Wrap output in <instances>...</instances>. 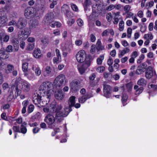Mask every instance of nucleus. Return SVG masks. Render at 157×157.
I'll return each instance as SVG.
<instances>
[{"mask_svg": "<svg viewBox=\"0 0 157 157\" xmlns=\"http://www.w3.org/2000/svg\"><path fill=\"white\" fill-rule=\"evenodd\" d=\"M62 107L61 104L56 103L52 104L51 105L50 112L51 113H56L55 118L56 120L59 122H61L64 117L67 116L71 111L68 108H65L60 111Z\"/></svg>", "mask_w": 157, "mask_h": 157, "instance_id": "nucleus-1", "label": "nucleus"}, {"mask_svg": "<svg viewBox=\"0 0 157 157\" xmlns=\"http://www.w3.org/2000/svg\"><path fill=\"white\" fill-rule=\"evenodd\" d=\"M52 87V84L49 81L43 82L40 87V90L44 91V97L47 98L48 101H49L50 97L53 94Z\"/></svg>", "mask_w": 157, "mask_h": 157, "instance_id": "nucleus-2", "label": "nucleus"}, {"mask_svg": "<svg viewBox=\"0 0 157 157\" xmlns=\"http://www.w3.org/2000/svg\"><path fill=\"white\" fill-rule=\"evenodd\" d=\"M66 82L65 76L63 74L58 75L53 82L54 85L56 87H61L64 85Z\"/></svg>", "mask_w": 157, "mask_h": 157, "instance_id": "nucleus-3", "label": "nucleus"}, {"mask_svg": "<svg viewBox=\"0 0 157 157\" xmlns=\"http://www.w3.org/2000/svg\"><path fill=\"white\" fill-rule=\"evenodd\" d=\"M91 62V59L87 58L83 63L81 66H78V69L81 75L83 74L90 66Z\"/></svg>", "mask_w": 157, "mask_h": 157, "instance_id": "nucleus-4", "label": "nucleus"}, {"mask_svg": "<svg viewBox=\"0 0 157 157\" xmlns=\"http://www.w3.org/2000/svg\"><path fill=\"white\" fill-rule=\"evenodd\" d=\"M76 58L77 61L80 63L85 62L87 58H90L89 56L86 57V52L83 50L79 51L76 54Z\"/></svg>", "mask_w": 157, "mask_h": 157, "instance_id": "nucleus-5", "label": "nucleus"}, {"mask_svg": "<svg viewBox=\"0 0 157 157\" xmlns=\"http://www.w3.org/2000/svg\"><path fill=\"white\" fill-rule=\"evenodd\" d=\"M39 13L36 12V10L32 7L26 8L25 11L24 15L26 17H33L35 16H39Z\"/></svg>", "mask_w": 157, "mask_h": 157, "instance_id": "nucleus-6", "label": "nucleus"}, {"mask_svg": "<svg viewBox=\"0 0 157 157\" xmlns=\"http://www.w3.org/2000/svg\"><path fill=\"white\" fill-rule=\"evenodd\" d=\"M41 97L37 94H35L34 96L33 97V101L35 105L39 106V105L41 106H45L47 104V101L44 102L42 101H41Z\"/></svg>", "mask_w": 157, "mask_h": 157, "instance_id": "nucleus-7", "label": "nucleus"}, {"mask_svg": "<svg viewBox=\"0 0 157 157\" xmlns=\"http://www.w3.org/2000/svg\"><path fill=\"white\" fill-rule=\"evenodd\" d=\"M31 33V30L28 28H26L22 29L18 34L19 37L22 40H25L29 35Z\"/></svg>", "mask_w": 157, "mask_h": 157, "instance_id": "nucleus-8", "label": "nucleus"}, {"mask_svg": "<svg viewBox=\"0 0 157 157\" xmlns=\"http://www.w3.org/2000/svg\"><path fill=\"white\" fill-rule=\"evenodd\" d=\"M19 81L20 83L21 84V85H20V88L25 92H28L30 89V83L25 80H22Z\"/></svg>", "mask_w": 157, "mask_h": 157, "instance_id": "nucleus-9", "label": "nucleus"}, {"mask_svg": "<svg viewBox=\"0 0 157 157\" xmlns=\"http://www.w3.org/2000/svg\"><path fill=\"white\" fill-rule=\"evenodd\" d=\"M55 120L56 119L53 115L49 114L46 116L44 121L48 125L52 127L54 126Z\"/></svg>", "mask_w": 157, "mask_h": 157, "instance_id": "nucleus-10", "label": "nucleus"}, {"mask_svg": "<svg viewBox=\"0 0 157 157\" xmlns=\"http://www.w3.org/2000/svg\"><path fill=\"white\" fill-rule=\"evenodd\" d=\"M111 86L107 84L103 85L104 96L106 98H109L111 97Z\"/></svg>", "mask_w": 157, "mask_h": 157, "instance_id": "nucleus-11", "label": "nucleus"}, {"mask_svg": "<svg viewBox=\"0 0 157 157\" xmlns=\"http://www.w3.org/2000/svg\"><path fill=\"white\" fill-rule=\"evenodd\" d=\"M17 23V28L19 29H22L26 26L27 22L25 19L21 17L19 18Z\"/></svg>", "mask_w": 157, "mask_h": 157, "instance_id": "nucleus-12", "label": "nucleus"}, {"mask_svg": "<svg viewBox=\"0 0 157 157\" xmlns=\"http://www.w3.org/2000/svg\"><path fill=\"white\" fill-rule=\"evenodd\" d=\"M79 82L77 80H74L70 83V87L73 90H77L79 89Z\"/></svg>", "mask_w": 157, "mask_h": 157, "instance_id": "nucleus-13", "label": "nucleus"}, {"mask_svg": "<svg viewBox=\"0 0 157 157\" xmlns=\"http://www.w3.org/2000/svg\"><path fill=\"white\" fill-rule=\"evenodd\" d=\"M55 98L59 100H62L64 97V94L62 90H58L56 92L55 94Z\"/></svg>", "mask_w": 157, "mask_h": 157, "instance_id": "nucleus-14", "label": "nucleus"}, {"mask_svg": "<svg viewBox=\"0 0 157 157\" xmlns=\"http://www.w3.org/2000/svg\"><path fill=\"white\" fill-rule=\"evenodd\" d=\"M92 93H90L87 94L82 96L79 98V101L81 103H84L87 99L93 97Z\"/></svg>", "mask_w": 157, "mask_h": 157, "instance_id": "nucleus-15", "label": "nucleus"}, {"mask_svg": "<svg viewBox=\"0 0 157 157\" xmlns=\"http://www.w3.org/2000/svg\"><path fill=\"white\" fill-rule=\"evenodd\" d=\"M153 76L152 68L151 67H148L145 72V76L147 79L151 78Z\"/></svg>", "mask_w": 157, "mask_h": 157, "instance_id": "nucleus-16", "label": "nucleus"}, {"mask_svg": "<svg viewBox=\"0 0 157 157\" xmlns=\"http://www.w3.org/2000/svg\"><path fill=\"white\" fill-rule=\"evenodd\" d=\"M32 69L34 71L35 73L37 76H40L41 73V70L40 67L37 65H33L32 67Z\"/></svg>", "mask_w": 157, "mask_h": 157, "instance_id": "nucleus-17", "label": "nucleus"}, {"mask_svg": "<svg viewBox=\"0 0 157 157\" xmlns=\"http://www.w3.org/2000/svg\"><path fill=\"white\" fill-rule=\"evenodd\" d=\"M0 56L1 58L5 59L9 57V54L6 52L4 48H2L0 50Z\"/></svg>", "mask_w": 157, "mask_h": 157, "instance_id": "nucleus-18", "label": "nucleus"}, {"mask_svg": "<svg viewBox=\"0 0 157 157\" xmlns=\"http://www.w3.org/2000/svg\"><path fill=\"white\" fill-rule=\"evenodd\" d=\"M24 76L29 80H33L36 79V76L33 73H29L28 71L24 73Z\"/></svg>", "mask_w": 157, "mask_h": 157, "instance_id": "nucleus-19", "label": "nucleus"}, {"mask_svg": "<svg viewBox=\"0 0 157 157\" xmlns=\"http://www.w3.org/2000/svg\"><path fill=\"white\" fill-rule=\"evenodd\" d=\"M4 69H5L6 73L9 74L14 70V67L13 65L8 64L6 66V67Z\"/></svg>", "mask_w": 157, "mask_h": 157, "instance_id": "nucleus-20", "label": "nucleus"}, {"mask_svg": "<svg viewBox=\"0 0 157 157\" xmlns=\"http://www.w3.org/2000/svg\"><path fill=\"white\" fill-rule=\"evenodd\" d=\"M96 49L98 51L105 50L104 46L101 45V40L98 39L96 44Z\"/></svg>", "mask_w": 157, "mask_h": 157, "instance_id": "nucleus-21", "label": "nucleus"}, {"mask_svg": "<svg viewBox=\"0 0 157 157\" xmlns=\"http://www.w3.org/2000/svg\"><path fill=\"white\" fill-rule=\"evenodd\" d=\"M75 97L74 96H71V97L69 98V99L68 101V104L69 105V108H68V109H70L71 111V107L72 106H74L75 105Z\"/></svg>", "mask_w": 157, "mask_h": 157, "instance_id": "nucleus-22", "label": "nucleus"}, {"mask_svg": "<svg viewBox=\"0 0 157 157\" xmlns=\"http://www.w3.org/2000/svg\"><path fill=\"white\" fill-rule=\"evenodd\" d=\"M52 70V68L50 66H47L45 68L44 76L45 77L50 76Z\"/></svg>", "mask_w": 157, "mask_h": 157, "instance_id": "nucleus-23", "label": "nucleus"}, {"mask_svg": "<svg viewBox=\"0 0 157 157\" xmlns=\"http://www.w3.org/2000/svg\"><path fill=\"white\" fill-rule=\"evenodd\" d=\"M28 63L25 62L24 60L22 61V69L24 73L28 71Z\"/></svg>", "mask_w": 157, "mask_h": 157, "instance_id": "nucleus-24", "label": "nucleus"}, {"mask_svg": "<svg viewBox=\"0 0 157 157\" xmlns=\"http://www.w3.org/2000/svg\"><path fill=\"white\" fill-rule=\"evenodd\" d=\"M134 89L135 90L136 95H139L141 94L143 90V87H139V86L137 85H135L134 86Z\"/></svg>", "mask_w": 157, "mask_h": 157, "instance_id": "nucleus-25", "label": "nucleus"}, {"mask_svg": "<svg viewBox=\"0 0 157 157\" xmlns=\"http://www.w3.org/2000/svg\"><path fill=\"white\" fill-rule=\"evenodd\" d=\"M49 25L52 28H54L56 26L57 27H60L61 25L60 23L54 21L50 22Z\"/></svg>", "mask_w": 157, "mask_h": 157, "instance_id": "nucleus-26", "label": "nucleus"}, {"mask_svg": "<svg viewBox=\"0 0 157 157\" xmlns=\"http://www.w3.org/2000/svg\"><path fill=\"white\" fill-rule=\"evenodd\" d=\"M8 21V19L6 17H2L0 18V26H3Z\"/></svg>", "mask_w": 157, "mask_h": 157, "instance_id": "nucleus-27", "label": "nucleus"}, {"mask_svg": "<svg viewBox=\"0 0 157 157\" xmlns=\"http://www.w3.org/2000/svg\"><path fill=\"white\" fill-rule=\"evenodd\" d=\"M33 55L36 58H39L41 56V51L40 49L37 48L35 50L33 53Z\"/></svg>", "mask_w": 157, "mask_h": 157, "instance_id": "nucleus-28", "label": "nucleus"}, {"mask_svg": "<svg viewBox=\"0 0 157 157\" xmlns=\"http://www.w3.org/2000/svg\"><path fill=\"white\" fill-rule=\"evenodd\" d=\"M146 83V81L143 78H140L138 80L137 82V84L138 85L143 86H145Z\"/></svg>", "mask_w": 157, "mask_h": 157, "instance_id": "nucleus-29", "label": "nucleus"}, {"mask_svg": "<svg viewBox=\"0 0 157 157\" xmlns=\"http://www.w3.org/2000/svg\"><path fill=\"white\" fill-rule=\"evenodd\" d=\"M69 10H70V8L67 5L65 4L62 6L61 8V12L62 13L65 14Z\"/></svg>", "mask_w": 157, "mask_h": 157, "instance_id": "nucleus-30", "label": "nucleus"}, {"mask_svg": "<svg viewBox=\"0 0 157 157\" xmlns=\"http://www.w3.org/2000/svg\"><path fill=\"white\" fill-rule=\"evenodd\" d=\"M145 71L144 68H142L141 66H139L136 71V74L137 75H140L144 72Z\"/></svg>", "mask_w": 157, "mask_h": 157, "instance_id": "nucleus-31", "label": "nucleus"}, {"mask_svg": "<svg viewBox=\"0 0 157 157\" xmlns=\"http://www.w3.org/2000/svg\"><path fill=\"white\" fill-rule=\"evenodd\" d=\"M38 21L37 20H34L32 21V22L30 27L31 29H34L38 26Z\"/></svg>", "mask_w": 157, "mask_h": 157, "instance_id": "nucleus-32", "label": "nucleus"}, {"mask_svg": "<svg viewBox=\"0 0 157 157\" xmlns=\"http://www.w3.org/2000/svg\"><path fill=\"white\" fill-rule=\"evenodd\" d=\"M54 17L53 14V13H48L46 16L45 18L47 21H49L51 19H53Z\"/></svg>", "mask_w": 157, "mask_h": 157, "instance_id": "nucleus-33", "label": "nucleus"}, {"mask_svg": "<svg viewBox=\"0 0 157 157\" xmlns=\"http://www.w3.org/2000/svg\"><path fill=\"white\" fill-rule=\"evenodd\" d=\"M124 22L123 21H121L119 24V30L121 31H122L124 29Z\"/></svg>", "mask_w": 157, "mask_h": 157, "instance_id": "nucleus-34", "label": "nucleus"}, {"mask_svg": "<svg viewBox=\"0 0 157 157\" xmlns=\"http://www.w3.org/2000/svg\"><path fill=\"white\" fill-rule=\"evenodd\" d=\"M144 38L145 39L152 40L153 38V36L152 34L150 33L145 34L144 36Z\"/></svg>", "mask_w": 157, "mask_h": 157, "instance_id": "nucleus-35", "label": "nucleus"}, {"mask_svg": "<svg viewBox=\"0 0 157 157\" xmlns=\"http://www.w3.org/2000/svg\"><path fill=\"white\" fill-rule=\"evenodd\" d=\"M104 59V56L101 55L98 58L97 60V63L99 65H101L102 62V61Z\"/></svg>", "mask_w": 157, "mask_h": 157, "instance_id": "nucleus-36", "label": "nucleus"}, {"mask_svg": "<svg viewBox=\"0 0 157 157\" xmlns=\"http://www.w3.org/2000/svg\"><path fill=\"white\" fill-rule=\"evenodd\" d=\"M58 0H49L50 2L51 3L50 4V8H53L57 4V1Z\"/></svg>", "mask_w": 157, "mask_h": 157, "instance_id": "nucleus-37", "label": "nucleus"}, {"mask_svg": "<svg viewBox=\"0 0 157 157\" xmlns=\"http://www.w3.org/2000/svg\"><path fill=\"white\" fill-rule=\"evenodd\" d=\"M20 133L23 134H25L26 133L27 129L26 127L24 126L23 124L21 125L20 128Z\"/></svg>", "mask_w": 157, "mask_h": 157, "instance_id": "nucleus-38", "label": "nucleus"}, {"mask_svg": "<svg viewBox=\"0 0 157 157\" xmlns=\"http://www.w3.org/2000/svg\"><path fill=\"white\" fill-rule=\"evenodd\" d=\"M91 0H86L83 4V6L84 7H87L88 6H89L91 4Z\"/></svg>", "mask_w": 157, "mask_h": 157, "instance_id": "nucleus-39", "label": "nucleus"}, {"mask_svg": "<svg viewBox=\"0 0 157 157\" xmlns=\"http://www.w3.org/2000/svg\"><path fill=\"white\" fill-rule=\"evenodd\" d=\"M41 42L43 44L46 45L48 43V40L47 38L43 37L41 38Z\"/></svg>", "mask_w": 157, "mask_h": 157, "instance_id": "nucleus-40", "label": "nucleus"}, {"mask_svg": "<svg viewBox=\"0 0 157 157\" xmlns=\"http://www.w3.org/2000/svg\"><path fill=\"white\" fill-rule=\"evenodd\" d=\"M96 71L99 73H102L105 70V67L104 66L98 67L96 69Z\"/></svg>", "mask_w": 157, "mask_h": 157, "instance_id": "nucleus-41", "label": "nucleus"}, {"mask_svg": "<svg viewBox=\"0 0 157 157\" xmlns=\"http://www.w3.org/2000/svg\"><path fill=\"white\" fill-rule=\"evenodd\" d=\"M71 5L72 10L75 12H78V9L77 6L75 4L73 3H71Z\"/></svg>", "mask_w": 157, "mask_h": 157, "instance_id": "nucleus-42", "label": "nucleus"}, {"mask_svg": "<svg viewBox=\"0 0 157 157\" xmlns=\"http://www.w3.org/2000/svg\"><path fill=\"white\" fill-rule=\"evenodd\" d=\"M126 89L128 91H130L132 89V83L129 82L126 85Z\"/></svg>", "mask_w": 157, "mask_h": 157, "instance_id": "nucleus-43", "label": "nucleus"}, {"mask_svg": "<svg viewBox=\"0 0 157 157\" xmlns=\"http://www.w3.org/2000/svg\"><path fill=\"white\" fill-rule=\"evenodd\" d=\"M97 85V82L95 81H90L89 82V86L90 89L93 88Z\"/></svg>", "mask_w": 157, "mask_h": 157, "instance_id": "nucleus-44", "label": "nucleus"}, {"mask_svg": "<svg viewBox=\"0 0 157 157\" xmlns=\"http://www.w3.org/2000/svg\"><path fill=\"white\" fill-rule=\"evenodd\" d=\"M35 47V44L34 43L32 44H29L28 45L27 50L28 51H31L33 50Z\"/></svg>", "mask_w": 157, "mask_h": 157, "instance_id": "nucleus-45", "label": "nucleus"}, {"mask_svg": "<svg viewBox=\"0 0 157 157\" xmlns=\"http://www.w3.org/2000/svg\"><path fill=\"white\" fill-rule=\"evenodd\" d=\"M68 18H71L73 17V13L70 10L64 14Z\"/></svg>", "mask_w": 157, "mask_h": 157, "instance_id": "nucleus-46", "label": "nucleus"}, {"mask_svg": "<svg viewBox=\"0 0 157 157\" xmlns=\"http://www.w3.org/2000/svg\"><path fill=\"white\" fill-rule=\"evenodd\" d=\"M13 25L14 26H16L17 27V23L15 21L13 20H12L10 21L8 23V25Z\"/></svg>", "mask_w": 157, "mask_h": 157, "instance_id": "nucleus-47", "label": "nucleus"}, {"mask_svg": "<svg viewBox=\"0 0 157 157\" xmlns=\"http://www.w3.org/2000/svg\"><path fill=\"white\" fill-rule=\"evenodd\" d=\"M101 6V4H98L97 3L95 5H94L93 6V8H95L97 10H101V8L100 7Z\"/></svg>", "mask_w": 157, "mask_h": 157, "instance_id": "nucleus-48", "label": "nucleus"}, {"mask_svg": "<svg viewBox=\"0 0 157 157\" xmlns=\"http://www.w3.org/2000/svg\"><path fill=\"white\" fill-rule=\"evenodd\" d=\"M34 109V106L32 105H30L27 111L29 113H32L33 110Z\"/></svg>", "mask_w": 157, "mask_h": 157, "instance_id": "nucleus-49", "label": "nucleus"}, {"mask_svg": "<svg viewBox=\"0 0 157 157\" xmlns=\"http://www.w3.org/2000/svg\"><path fill=\"white\" fill-rule=\"evenodd\" d=\"M6 52H11L13 51L12 46L11 45H9L5 49Z\"/></svg>", "mask_w": 157, "mask_h": 157, "instance_id": "nucleus-50", "label": "nucleus"}, {"mask_svg": "<svg viewBox=\"0 0 157 157\" xmlns=\"http://www.w3.org/2000/svg\"><path fill=\"white\" fill-rule=\"evenodd\" d=\"M77 23L78 25L80 27L84 25V22L82 20L78 19L77 20Z\"/></svg>", "mask_w": 157, "mask_h": 157, "instance_id": "nucleus-51", "label": "nucleus"}, {"mask_svg": "<svg viewBox=\"0 0 157 157\" xmlns=\"http://www.w3.org/2000/svg\"><path fill=\"white\" fill-rule=\"evenodd\" d=\"M128 98V96L126 94L123 95L122 98V101L123 104L127 101Z\"/></svg>", "mask_w": 157, "mask_h": 157, "instance_id": "nucleus-52", "label": "nucleus"}, {"mask_svg": "<svg viewBox=\"0 0 157 157\" xmlns=\"http://www.w3.org/2000/svg\"><path fill=\"white\" fill-rule=\"evenodd\" d=\"M106 19L109 21H111L112 20V15L110 13H108L106 14Z\"/></svg>", "mask_w": 157, "mask_h": 157, "instance_id": "nucleus-53", "label": "nucleus"}, {"mask_svg": "<svg viewBox=\"0 0 157 157\" xmlns=\"http://www.w3.org/2000/svg\"><path fill=\"white\" fill-rule=\"evenodd\" d=\"M107 63L109 66L112 65L113 63V60L111 57H109V59L107 60Z\"/></svg>", "mask_w": 157, "mask_h": 157, "instance_id": "nucleus-54", "label": "nucleus"}, {"mask_svg": "<svg viewBox=\"0 0 157 157\" xmlns=\"http://www.w3.org/2000/svg\"><path fill=\"white\" fill-rule=\"evenodd\" d=\"M13 129L14 132L20 133V130L19 129V127L14 126L13 127Z\"/></svg>", "mask_w": 157, "mask_h": 157, "instance_id": "nucleus-55", "label": "nucleus"}, {"mask_svg": "<svg viewBox=\"0 0 157 157\" xmlns=\"http://www.w3.org/2000/svg\"><path fill=\"white\" fill-rule=\"evenodd\" d=\"M131 7L129 5H126L124 7V10L126 11V13L129 12Z\"/></svg>", "mask_w": 157, "mask_h": 157, "instance_id": "nucleus-56", "label": "nucleus"}, {"mask_svg": "<svg viewBox=\"0 0 157 157\" xmlns=\"http://www.w3.org/2000/svg\"><path fill=\"white\" fill-rule=\"evenodd\" d=\"M109 32V29H107L104 30L101 34L102 36H106L108 35V33Z\"/></svg>", "mask_w": 157, "mask_h": 157, "instance_id": "nucleus-57", "label": "nucleus"}, {"mask_svg": "<svg viewBox=\"0 0 157 157\" xmlns=\"http://www.w3.org/2000/svg\"><path fill=\"white\" fill-rule=\"evenodd\" d=\"M82 41L81 40H76L75 42V44L77 46H80L82 44Z\"/></svg>", "mask_w": 157, "mask_h": 157, "instance_id": "nucleus-58", "label": "nucleus"}, {"mask_svg": "<svg viewBox=\"0 0 157 157\" xmlns=\"http://www.w3.org/2000/svg\"><path fill=\"white\" fill-rule=\"evenodd\" d=\"M114 9V5H110L106 8V10L109 11Z\"/></svg>", "mask_w": 157, "mask_h": 157, "instance_id": "nucleus-59", "label": "nucleus"}, {"mask_svg": "<svg viewBox=\"0 0 157 157\" xmlns=\"http://www.w3.org/2000/svg\"><path fill=\"white\" fill-rule=\"evenodd\" d=\"M95 46L94 45H93L91 46L90 52L92 54H93L95 52Z\"/></svg>", "mask_w": 157, "mask_h": 157, "instance_id": "nucleus-60", "label": "nucleus"}, {"mask_svg": "<svg viewBox=\"0 0 157 157\" xmlns=\"http://www.w3.org/2000/svg\"><path fill=\"white\" fill-rule=\"evenodd\" d=\"M56 52L57 57L58 59H61V56L59 50L58 49H56Z\"/></svg>", "mask_w": 157, "mask_h": 157, "instance_id": "nucleus-61", "label": "nucleus"}, {"mask_svg": "<svg viewBox=\"0 0 157 157\" xmlns=\"http://www.w3.org/2000/svg\"><path fill=\"white\" fill-rule=\"evenodd\" d=\"M12 42L13 44H19L18 40L17 38H13L12 40Z\"/></svg>", "mask_w": 157, "mask_h": 157, "instance_id": "nucleus-62", "label": "nucleus"}, {"mask_svg": "<svg viewBox=\"0 0 157 157\" xmlns=\"http://www.w3.org/2000/svg\"><path fill=\"white\" fill-rule=\"evenodd\" d=\"M35 40V39L33 37H29L27 39V41L29 42L33 43Z\"/></svg>", "mask_w": 157, "mask_h": 157, "instance_id": "nucleus-63", "label": "nucleus"}, {"mask_svg": "<svg viewBox=\"0 0 157 157\" xmlns=\"http://www.w3.org/2000/svg\"><path fill=\"white\" fill-rule=\"evenodd\" d=\"M53 34L55 35V36H58L60 35V31L58 29L54 30L53 31Z\"/></svg>", "mask_w": 157, "mask_h": 157, "instance_id": "nucleus-64", "label": "nucleus"}]
</instances>
